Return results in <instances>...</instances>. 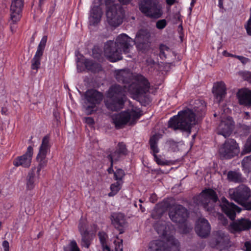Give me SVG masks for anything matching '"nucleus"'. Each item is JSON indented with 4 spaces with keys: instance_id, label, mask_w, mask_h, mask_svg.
I'll use <instances>...</instances> for the list:
<instances>
[{
    "instance_id": "obj_17",
    "label": "nucleus",
    "mask_w": 251,
    "mask_h": 251,
    "mask_svg": "<svg viewBox=\"0 0 251 251\" xmlns=\"http://www.w3.org/2000/svg\"><path fill=\"white\" fill-rule=\"evenodd\" d=\"M220 206L223 211L232 220L235 218L236 213H240L241 209L233 203H229L223 198L221 199Z\"/></svg>"
},
{
    "instance_id": "obj_37",
    "label": "nucleus",
    "mask_w": 251,
    "mask_h": 251,
    "mask_svg": "<svg viewBox=\"0 0 251 251\" xmlns=\"http://www.w3.org/2000/svg\"><path fill=\"white\" fill-rule=\"evenodd\" d=\"M125 175V174L124 171L122 169H118L116 170V171L114 172V179L117 181H123L122 179L124 178Z\"/></svg>"
},
{
    "instance_id": "obj_55",
    "label": "nucleus",
    "mask_w": 251,
    "mask_h": 251,
    "mask_svg": "<svg viewBox=\"0 0 251 251\" xmlns=\"http://www.w3.org/2000/svg\"><path fill=\"white\" fill-rule=\"evenodd\" d=\"M189 229H190L189 228L186 227V228H185L182 230V232H183L184 233H187V232H189Z\"/></svg>"
},
{
    "instance_id": "obj_42",
    "label": "nucleus",
    "mask_w": 251,
    "mask_h": 251,
    "mask_svg": "<svg viewBox=\"0 0 251 251\" xmlns=\"http://www.w3.org/2000/svg\"><path fill=\"white\" fill-rule=\"evenodd\" d=\"M166 25V21L165 20H159L156 23V27L158 29H163Z\"/></svg>"
},
{
    "instance_id": "obj_40",
    "label": "nucleus",
    "mask_w": 251,
    "mask_h": 251,
    "mask_svg": "<svg viewBox=\"0 0 251 251\" xmlns=\"http://www.w3.org/2000/svg\"><path fill=\"white\" fill-rule=\"evenodd\" d=\"M154 159L156 163L160 165H171V161L166 160L162 159L160 157L157 155L153 156Z\"/></svg>"
},
{
    "instance_id": "obj_36",
    "label": "nucleus",
    "mask_w": 251,
    "mask_h": 251,
    "mask_svg": "<svg viewBox=\"0 0 251 251\" xmlns=\"http://www.w3.org/2000/svg\"><path fill=\"white\" fill-rule=\"evenodd\" d=\"M170 52V49L164 45H161L160 46V57L162 59L166 58L167 55Z\"/></svg>"
},
{
    "instance_id": "obj_62",
    "label": "nucleus",
    "mask_w": 251,
    "mask_h": 251,
    "mask_svg": "<svg viewBox=\"0 0 251 251\" xmlns=\"http://www.w3.org/2000/svg\"><path fill=\"white\" fill-rule=\"evenodd\" d=\"M95 50H95H93V53H94V54Z\"/></svg>"
},
{
    "instance_id": "obj_41",
    "label": "nucleus",
    "mask_w": 251,
    "mask_h": 251,
    "mask_svg": "<svg viewBox=\"0 0 251 251\" xmlns=\"http://www.w3.org/2000/svg\"><path fill=\"white\" fill-rule=\"evenodd\" d=\"M78 229L81 234H82V233H84V232H88L87 231H85V223L84 221L82 220H81L79 222L78 225Z\"/></svg>"
},
{
    "instance_id": "obj_44",
    "label": "nucleus",
    "mask_w": 251,
    "mask_h": 251,
    "mask_svg": "<svg viewBox=\"0 0 251 251\" xmlns=\"http://www.w3.org/2000/svg\"><path fill=\"white\" fill-rule=\"evenodd\" d=\"M84 122L88 125L92 126L94 124V120L91 117H86L84 119Z\"/></svg>"
},
{
    "instance_id": "obj_28",
    "label": "nucleus",
    "mask_w": 251,
    "mask_h": 251,
    "mask_svg": "<svg viewBox=\"0 0 251 251\" xmlns=\"http://www.w3.org/2000/svg\"><path fill=\"white\" fill-rule=\"evenodd\" d=\"M227 178L229 181L234 182H242L244 181L241 173L234 171H229L228 173Z\"/></svg>"
},
{
    "instance_id": "obj_34",
    "label": "nucleus",
    "mask_w": 251,
    "mask_h": 251,
    "mask_svg": "<svg viewBox=\"0 0 251 251\" xmlns=\"http://www.w3.org/2000/svg\"><path fill=\"white\" fill-rule=\"evenodd\" d=\"M64 251H81L78 247L76 242L72 240H71L69 244L64 248Z\"/></svg>"
},
{
    "instance_id": "obj_35",
    "label": "nucleus",
    "mask_w": 251,
    "mask_h": 251,
    "mask_svg": "<svg viewBox=\"0 0 251 251\" xmlns=\"http://www.w3.org/2000/svg\"><path fill=\"white\" fill-rule=\"evenodd\" d=\"M114 244L115 251H123V240L116 236L114 239Z\"/></svg>"
},
{
    "instance_id": "obj_45",
    "label": "nucleus",
    "mask_w": 251,
    "mask_h": 251,
    "mask_svg": "<svg viewBox=\"0 0 251 251\" xmlns=\"http://www.w3.org/2000/svg\"><path fill=\"white\" fill-rule=\"evenodd\" d=\"M244 77L246 80L251 83V72H248L245 73Z\"/></svg>"
},
{
    "instance_id": "obj_15",
    "label": "nucleus",
    "mask_w": 251,
    "mask_h": 251,
    "mask_svg": "<svg viewBox=\"0 0 251 251\" xmlns=\"http://www.w3.org/2000/svg\"><path fill=\"white\" fill-rule=\"evenodd\" d=\"M47 36H44L38 46L37 50L33 58L31 60V69L37 70L41 64V58L43 55V52L47 41Z\"/></svg>"
},
{
    "instance_id": "obj_13",
    "label": "nucleus",
    "mask_w": 251,
    "mask_h": 251,
    "mask_svg": "<svg viewBox=\"0 0 251 251\" xmlns=\"http://www.w3.org/2000/svg\"><path fill=\"white\" fill-rule=\"evenodd\" d=\"M49 140V137L47 136L43 138L39 152L36 158L37 165L43 168L47 166L48 162L47 155L50 150Z\"/></svg>"
},
{
    "instance_id": "obj_6",
    "label": "nucleus",
    "mask_w": 251,
    "mask_h": 251,
    "mask_svg": "<svg viewBox=\"0 0 251 251\" xmlns=\"http://www.w3.org/2000/svg\"><path fill=\"white\" fill-rule=\"evenodd\" d=\"M142 111L140 108L133 107L131 109L122 111L112 116L113 123L117 129L124 127L126 125H131L142 115Z\"/></svg>"
},
{
    "instance_id": "obj_12",
    "label": "nucleus",
    "mask_w": 251,
    "mask_h": 251,
    "mask_svg": "<svg viewBox=\"0 0 251 251\" xmlns=\"http://www.w3.org/2000/svg\"><path fill=\"white\" fill-rule=\"evenodd\" d=\"M210 246L222 251L228 250L232 246V243L228 234L220 231L216 233L215 239L210 242Z\"/></svg>"
},
{
    "instance_id": "obj_61",
    "label": "nucleus",
    "mask_w": 251,
    "mask_h": 251,
    "mask_svg": "<svg viewBox=\"0 0 251 251\" xmlns=\"http://www.w3.org/2000/svg\"><path fill=\"white\" fill-rule=\"evenodd\" d=\"M139 201H140V202H142V200H139Z\"/></svg>"
},
{
    "instance_id": "obj_52",
    "label": "nucleus",
    "mask_w": 251,
    "mask_h": 251,
    "mask_svg": "<svg viewBox=\"0 0 251 251\" xmlns=\"http://www.w3.org/2000/svg\"><path fill=\"white\" fill-rule=\"evenodd\" d=\"M131 0H119V1L123 4L128 3Z\"/></svg>"
},
{
    "instance_id": "obj_8",
    "label": "nucleus",
    "mask_w": 251,
    "mask_h": 251,
    "mask_svg": "<svg viewBox=\"0 0 251 251\" xmlns=\"http://www.w3.org/2000/svg\"><path fill=\"white\" fill-rule=\"evenodd\" d=\"M218 200L216 192L211 189H206L203 190L197 198V203L203 206V208L210 211L213 203Z\"/></svg>"
},
{
    "instance_id": "obj_38",
    "label": "nucleus",
    "mask_w": 251,
    "mask_h": 251,
    "mask_svg": "<svg viewBox=\"0 0 251 251\" xmlns=\"http://www.w3.org/2000/svg\"><path fill=\"white\" fill-rule=\"evenodd\" d=\"M250 152H251V135L247 140L241 154L244 155Z\"/></svg>"
},
{
    "instance_id": "obj_43",
    "label": "nucleus",
    "mask_w": 251,
    "mask_h": 251,
    "mask_svg": "<svg viewBox=\"0 0 251 251\" xmlns=\"http://www.w3.org/2000/svg\"><path fill=\"white\" fill-rule=\"evenodd\" d=\"M236 58L239 59L243 64L247 63L249 61V59L243 56L237 55Z\"/></svg>"
},
{
    "instance_id": "obj_54",
    "label": "nucleus",
    "mask_w": 251,
    "mask_h": 251,
    "mask_svg": "<svg viewBox=\"0 0 251 251\" xmlns=\"http://www.w3.org/2000/svg\"><path fill=\"white\" fill-rule=\"evenodd\" d=\"M112 166H110V167H109L108 169H107V171L108 172L109 174H111L114 171H113V168H112Z\"/></svg>"
},
{
    "instance_id": "obj_31",
    "label": "nucleus",
    "mask_w": 251,
    "mask_h": 251,
    "mask_svg": "<svg viewBox=\"0 0 251 251\" xmlns=\"http://www.w3.org/2000/svg\"><path fill=\"white\" fill-rule=\"evenodd\" d=\"M98 236L103 251H111L109 247L107 244V234L104 232L101 231L99 233Z\"/></svg>"
},
{
    "instance_id": "obj_50",
    "label": "nucleus",
    "mask_w": 251,
    "mask_h": 251,
    "mask_svg": "<svg viewBox=\"0 0 251 251\" xmlns=\"http://www.w3.org/2000/svg\"><path fill=\"white\" fill-rule=\"evenodd\" d=\"M156 201V196L155 195H152L150 197V201L154 202Z\"/></svg>"
},
{
    "instance_id": "obj_47",
    "label": "nucleus",
    "mask_w": 251,
    "mask_h": 251,
    "mask_svg": "<svg viewBox=\"0 0 251 251\" xmlns=\"http://www.w3.org/2000/svg\"><path fill=\"white\" fill-rule=\"evenodd\" d=\"M244 247L246 251H251V242H246L245 243Z\"/></svg>"
},
{
    "instance_id": "obj_59",
    "label": "nucleus",
    "mask_w": 251,
    "mask_h": 251,
    "mask_svg": "<svg viewBox=\"0 0 251 251\" xmlns=\"http://www.w3.org/2000/svg\"><path fill=\"white\" fill-rule=\"evenodd\" d=\"M11 30L13 31V28H12V26H11Z\"/></svg>"
},
{
    "instance_id": "obj_5",
    "label": "nucleus",
    "mask_w": 251,
    "mask_h": 251,
    "mask_svg": "<svg viewBox=\"0 0 251 251\" xmlns=\"http://www.w3.org/2000/svg\"><path fill=\"white\" fill-rule=\"evenodd\" d=\"M203 108V106L201 105L198 110L194 107L193 110L187 109L179 112L177 115L170 119L169 127L175 130L180 129L190 133L192 126L197 123L196 116H200L199 112Z\"/></svg>"
},
{
    "instance_id": "obj_58",
    "label": "nucleus",
    "mask_w": 251,
    "mask_h": 251,
    "mask_svg": "<svg viewBox=\"0 0 251 251\" xmlns=\"http://www.w3.org/2000/svg\"><path fill=\"white\" fill-rule=\"evenodd\" d=\"M245 114H246V115L247 116H248V115H249V112H246V113H245Z\"/></svg>"
},
{
    "instance_id": "obj_46",
    "label": "nucleus",
    "mask_w": 251,
    "mask_h": 251,
    "mask_svg": "<svg viewBox=\"0 0 251 251\" xmlns=\"http://www.w3.org/2000/svg\"><path fill=\"white\" fill-rule=\"evenodd\" d=\"M2 247L4 249V251H9V243L7 241H4L2 243Z\"/></svg>"
},
{
    "instance_id": "obj_1",
    "label": "nucleus",
    "mask_w": 251,
    "mask_h": 251,
    "mask_svg": "<svg viewBox=\"0 0 251 251\" xmlns=\"http://www.w3.org/2000/svg\"><path fill=\"white\" fill-rule=\"evenodd\" d=\"M116 79L125 85L122 88L119 85L110 87L105 100L106 107L112 111L123 108L126 100V94L138 96L148 91L150 83L141 75H133L128 70H121L116 72Z\"/></svg>"
},
{
    "instance_id": "obj_22",
    "label": "nucleus",
    "mask_w": 251,
    "mask_h": 251,
    "mask_svg": "<svg viewBox=\"0 0 251 251\" xmlns=\"http://www.w3.org/2000/svg\"><path fill=\"white\" fill-rule=\"evenodd\" d=\"M226 88L224 82L221 81L214 84L212 92L217 102H220L223 100L226 95Z\"/></svg>"
},
{
    "instance_id": "obj_51",
    "label": "nucleus",
    "mask_w": 251,
    "mask_h": 251,
    "mask_svg": "<svg viewBox=\"0 0 251 251\" xmlns=\"http://www.w3.org/2000/svg\"><path fill=\"white\" fill-rule=\"evenodd\" d=\"M176 1V0H166V3L169 5H173Z\"/></svg>"
},
{
    "instance_id": "obj_29",
    "label": "nucleus",
    "mask_w": 251,
    "mask_h": 251,
    "mask_svg": "<svg viewBox=\"0 0 251 251\" xmlns=\"http://www.w3.org/2000/svg\"><path fill=\"white\" fill-rule=\"evenodd\" d=\"M81 235L82 237L80 242L81 246L89 248L93 239L92 235H90L88 232H84Z\"/></svg>"
},
{
    "instance_id": "obj_11",
    "label": "nucleus",
    "mask_w": 251,
    "mask_h": 251,
    "mask_svg": "<svg viewBox=\"0 0 251 251\" xmlns=\"http://www.w3.org/2000/svg\"><path fill=\"white\" fill-rule=\"evenodd\" d=\"M239 151L238 144L233 139L226 140L219 149L220 157L223 159H229Z\"/></svg>"
},
{
    "instance_id": "obj_9",
    "label": "nucleus",
    "mask_w": 251,
    "mask_h": 251,
    "mask_svg": "<svg viewBox=\"0 0 251 251\" xmlns=\"http://www.w3.org/2000/svg\"><path fill=\"white\" fill-rule=\"evenodd\" d=\"M139 9L148 17L158 18L162 12L158 7L157 3L154 0H143L139 4Z\"/></svg>"
},
{
    "instance_id": "obj_2",
    "label": "nucleus",
    "mask_w": 251,
    "mask_h": 251,
    "mask_svg": "<svg viewBox=\"0 0 251 251\" xmlns=\"http://www.w3.org/2000/svg\"><path fill=\"white\" fill-rule=\"evenodd\" d=\"M104 2L106 6L107 22L111 26L116 27L123 22L125 11L122 6L115 3L113 0H94L90 11L89 23L90 25H95L100 21L102 12L100 5Z\"/></svg>"
},
{
    "instance_id": "obj_60",
    "label": "nucleus",
    "mask_w": 251,
    "mask_h": 251,
    "mask_svg": "<svg viewBox=\"0 0 251 251\" xmlns=\"http://www.w3.org/2000/svg\"><path fill=\"white\" fill-rule=\"evenodd\" d=\"M127 56L129 57H131V56L130 55H128Z\"/></svg>"
},
{
    "instance_id": "obj_3",
    "label": "nucleus",
    "mask_w": 251,
    "mask_h": 251,
    "mask_svg": "<svg viewBox=\"0 0 251 251\" xmlns=\"http://www.w3.org/2000/svg\"><path fill=\"white\" fill-rule=\"evenodd\" d=\"M133 40L126 34L123 33L116 38L115 41H108L104 46L105 56L111 62L122 59V54H128L132 48Z\"/></svg>"
},
{
    "instance_id": "obj_30",
    "label": "nucleus",
    "mask_w": 251,
    "mask_h": 251,
    "mask_svg": "<svg viewBox=\"0 0 251 251\" xmlns=\"http://www.w3.org/2000/svg\"><path fill=\"white\" fill-rule=\"evenodd\" d=\"M123 181H118L113 183L110 186V192L108 193L109 197H113L116 195L121 189Z\"/></svg>"
},
{
    "instance_id": "obj_53",
    "label": "nucleus",
    "mask_w": 251,
    "mask_h": 251,
    "mask_svg": "<svg viewBox=\"0 0 251 251\" xmlns=\"http://www.w3.org/2000/svg\"><path fill=\"white\" fill-rule=\"evenodd\" d=\"M218 6L220 8H223V0H219Z\"/></svg>"
},
{
    "instance_id": "obj_24",
    "label": "nucleus",
    "mask_w": 251,
    "mask_h": 251,
    "mask_svg": "<svg viewBox=\"0 0 251 251\" xmlns=\"http://www.w3.org/2000/svg\"><path fill=\"white\" fill-rule=\"evenodd\" d=\"M237 97L241 105H251V90L244 88L240 89L237 93Z\"/></svg>"
},
{
    "instance_id": "obj_33",
    "label": "nucleus",
    "mask_w": 251,
    "mask_h": 251,
    "mask_svg": "<svg viewBox=\"0 0 251 251\" xmlns=\"http://www.w3.org/2000/svg\"><path fill=\"white\" fill-rule=\"evenodd\" d=\"M35 176L33 173H28L27 181H26V188L28 190H32L35 187Z\"/></svg>"
},
{
    "instance_id": "obj_4",
    "label": "nucleus",
    "mask_w": 251,
    "mask_h": 251,
    "mask_svg": "<svg viewBox=\"0 0 251 251\" xmlns=\"http://www.w3.org/2000/svg\"><path fill=\"white\" fill-rule=\"evenodd\" d=\"M154 227L157 233L160 235L161 240L151 241L149 245L147 251H178L179 243L176 240L172 231H168L170 228L169 225L157 223Z\"/></svg>"
},
{
    "instance_id": "obj_21",
    "label": "nucleus",
    "mask_w": 251,
    "mask_h": 251,
    "mask_svg": "<svg viewBox=\"0 0 251 251\" xmlns=\"http://www.w3.org/2000/svg\"><path fill=\"white\" fill-rule=\"evenodd\" d=\"M251 227V221L247 219H241L232 222L230 225V230L235 233L242 230H246Z\"/></svg>"
},
{
    "instance_id": "obj_16",
    "label": "nucleus",
    "mask_w": 251,
    "mask_h": 251,
    "mask_svg": "<svg viewBox=\"0 0 251 251\" xmlns=\"http://www.w3.org/2000/svg\"><path fill=\"white\" fill-rule=\"evenodd\" d=\"M24 5L23 0H13L10 7V19L13 24L20 21L22 16V9Z\"/></svg>"
},
{
    "instance_id": "obj_48",
    "label": "nucleus",
    "mask_w": 251,
    "mask_h": 251,
    "mask_svg": "<svg viewBox=\"0 0 251 251\" xmlns=\"http://www.w3.org/2000/svg\"><path fill=\"white\" fill-rule=\"evenodd\" d=\"M223 55L225 56H230L232 57H235L236 58V55L231 54L229 52H228L226 50H224L223 52Z\"/></svg>"
},
{
    "instance_id": "obj_20",
    "label": "nucleus",
    "mask_w": 251,
    "mask_h": 251,
    "mask_svg": "<svg viewBox=\"0 0 251 251\" xmlns=\"http://www.w3.org/2000/svg\"><path fill=\"white\" fill-rule=\"evenodd\" d=\"M210 226L207 220L201 218L198 219L196 222L195 230L199 236H207L210 233Z\"/></svg>"
},
{
    "instance_id": "obj_39",
    "label": "nucleus",
    "mask_w": 251,
    "mask_h": 251,
    "mask_svg": "<svg viewBox=\"0 0 251 251\" xmlns=\"http://www.w3.org/2000/svg\"><path fill=\"white\" fill-rule=\"evenodd\" d=\"M45 168H43L41 166H39L37 165L36 166H34L33 167L30 171L29 173H33L34 174V176L36 177L37 178H39L40 176L41 175V171L42 170H43Z\"/></svg>"
},
{
    "instance_id": "obj_19",
    "label": "nucleus",
    "mask_w": 251,
    "mask_h": 251,
    "mask_svg": "<svg viewBox=\"0 0 251 251\" xmlns=\"http://www.w3.org/2000/svg\"><path fill=\"white\" fill-rule=\"evenodd\" d=\"M127 154V150L126 145L123 142L118 143L116 150L111 151L108 156L111 162V166H113L115 162L118 161Z\"/></svg>"
},
{
    "instance_id": "obj_57",
    "label": "nucleus",
    "mask_w": 251,
    "mask_h": 251,
    "mask_svg": "<svg viewBox=\"0 0 251 251\" xmlns=\"http://www.w3.org/2000/svg\"><path fill=\"white\" fill-rule=\"evenodd\" d=\"M196 0H192V2H191V5H193L194 4V3L196 1Z\"/></svg>"
},
{
    "instance_id": "obj_32",
    "label": "nucleus",
    "mask_w": 251,
    "mask_h": 251,
    "mask_svg": "<svg viewBox=\"0 0 251 251\" xmlns=\"http://www.w3.org/2000/svg\"><path fill=\"white\" fill-rule=\"evenodd\" d=\"M242 170L246 174L251 171V155L245 157L242 161Z\"/></svg>"
},
{
    "instance_id": "obj_56",
    "label": "nucleus",
    "mask_w": 251,
    "mask_h": 251,
    "mask_svg": "<svg viewBox=\"0 0 251 251\" xmlns=\"http://www.w3.org/2000/svg\"><path fill=\"white\" fill-rule=\"evenodd\" d=\"M140 209L142 212H144L145 211V208L143 207L141 205H140Z\"/></svg>"
},
{
    "instance_id": "obj_7",
    "label": "nucleus",
    "mask_w": 251,
    "mask_h": 251,
    "mask_svg": "<svg viewBox=\"0 0 251 251\" xmlns=\"http://www.w3.org/2000/svg\"><path fill=\"white\" fill-rule=\"evenodd\" d=\"M103 94L95 89L88 90L84 94L83 107L87 114H91L97 110V105L102 101Z\"/></svg>"
},
{
    "instance_id": "obj_14",
    "label": "nucleus",
    "mask_w": 251,
    "mask_h": 251,
    "mask_svg": "<svg viewBox=\"0 0 251 251\" xmlns=\"http://www.w3.org/2000/svg\"><path fill=\"white\" fill-rule=\"evenodd\" d=\"M234 127V122L232 118H223L217 127V133L226 138L231 134Z\"/></svg>"
},
{
    "instance_id": "obj_26",
    "label": "nucleus",
    "mask_w": 251,
    "mask_h": 251,
    "mask_svg": "<svg viewBox=\"0 0 251 251\" xmlns=\"http://www.w3.org/2000/svg\"><path fill=\"white\" fill-rule=\"evenodd\" d=\"M150 34L146 30H140L136 34L135 40L133 42L136 45L138 49H141V45H143L148 42L150 38Z\"/></svg>"
},
{
    "instance_id": "obj_25",
    "label": "nucleus",
    "mask_w": 251,
    "mask_h": 251,
    "mask_svg": "<svg viewBox=\"0 0 251 251\" xmlns=\"http://www.w3.org/2000/svg\"><path fill=\"white\" fill-rule=\"evenodd\" d=\"M83 65L86 69L94 72L96 71V69L99 68V64L93 63L90 60L85 59L83 56H81L77 60V68L79 71H81L83 69Z\"/></svg>"
},
{
    "instance_id": "obj_23",
    "label": "nucleus",
    "mask_w": 251,
    "mask_h": 251,
    "mask_svg": "<svg viewBox=\"0 0 251 251\" xmlns=\"http://www.w3.org/2000/svg\"><path fill=\"white\" fill-rule=\"evenodd\" d=\"M112 224L117 229L120 233L124 232V227L126 225L125 216L121 213H114L111 215Z\"/></svg>"
},
{
    "instance_id": "obj_27",
    "label": "nucleus",
    "mask_w": 251,
    "mask_h": 251,
    "mask_svg": "<svg viewBox=\"0 0 251 251\" xmlns=\"http://www.w3.org/2000/svg\"><path fill=\"white\" fill-rule=\"evenodd\" d=\"M160 138V135L159 134H155L152 136L150 140V144L151 149V153L153 155H156V153L159 152V149L157 146V143L158 139Z\"/></svg>"
},
{
    "instance_id": "obj_49",
    "label": "nucleus",
    "mask_w": 251,
    "mask_h": 251,
    "mask_svg": "<svg viewBox=\"0 0 251 251\" xmlns=\"http://www.w3.org/2000/svg\"><path fill=\"white\" fill-rule=\"evenodd\" d=\"M245 27L248 34L251 35V25H246Z\"/></svg>"
},
{
    "instance_id": "obj_18",
    "label": "nucleus",
    "mask_w": 251,
    "mask_h": 251,
    "mask_svg": "<svg viewBox=\"0 0 251 251\" xmlns=\"http://www.w3.org/2000/svg\"><path fill=\"white\" fill-rule=\"evenodd\" d=\"M33 153V148L31 146L28 147L27 151L24 154L15 159L13 161L14 165L16 167L21 166L28 168L31 164Z\"/></svg>"
},
{
    "instance_id": "obj_10",
    "label": "nucleus",
    "mask_w": 251,
    "mask_h": 251,
    "mask_svg": "<svg viewBox=\"0 0 251 251\" xmlns=\"http://www.w3.org/2000/svg\"><path fill=\"white\" fill-rule=\"evenodd\" d=\"M169 216L174 222L181 224V228L186 226L185 221L188 217V211L182 205H175L172 206L170 209Z\"/></svg>"
}]
</instances>
